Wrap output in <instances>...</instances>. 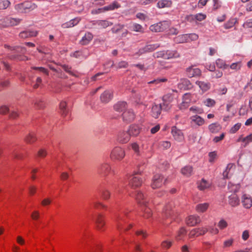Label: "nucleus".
Masks as SVG:
<instances>
[{
	"label": "nucleus",
	"instance_id": "f257e3e1",
	"mask_svg": "<svg viewBox=\"0 0 252 252\" xmlns=\"http://www.w3.org/2000/svg\"><path fill=\"white\" fill-rule=\"evenodd\" d=\"M143 181V178L139 173H135L128 178L129 186L132 188L140 187Z\"/></svg>",
	"mask_w": 252,
	"mask_h": 252
},
{
	"label": "nucleus",
	"instance_id": "f03ea898",
	"mask_svg": "<svg viewBox=\"0 0 252 252\" xmlns=\"http://www.w3.org/2000/svg\"><path fill=\"white\" fill-rule=\"evenodd\" d=\"M125 151L120 147H115L111 152L110 158L114 161H121L125 157Z\"/></svg>",
	"mask_w": 252,
	"mask_h": 252
},
{
	"label": "nucleus",
	"instance_id": "7ed1b4c3",
	"mask_svg": "<svg viewBox=\"0 0 252 252\" xmlns=\"http://www.w3.org/2000/svg\"><path fill=\"white\" fill-rule=\"evenodd\" d=\"M21 22V20L18 18H14L5 17L0 19V28H4L10 26H16Z\"/></svg>",
	"mask_w": 252,
	"mask_h": 252
},
{
	"label": "nucleus",
	"instance_id": "20e7f679",
	"mask_svg": "<svg viewBox=\"0 0 252 252\" xmlns=\"http://www.w3.org/2000/svg\"><path fill=\"white\" fill-rule=\"evenodd\" d=\"M198 35L196 33L184 34L177 36L175 38V41L178 43H182L196 40Z\"/></svg>",
	"mask_w": 252,
	"mask_h": 252
},
{
	"label": "nucleus",
	"instance_id": "39448f33",
	"mask_svg": "<svg viewBox=\"0 0 252 252\" xmlns=\"http://www.w3.org/2000/svg\"><path fill=\"white\" fill-rule=\"evenodd\" d=\"M170 26V23L167 21H163L154 24L150 26L149 29L152 32H161Z\"/></svg>",
	"mask_w": 252,
	"mask_h": 252
},
{
	"label": "nucleus",
	"instance_id": "423d86ee",
	"mask_svg": "<svg viewBox=\"0 0 252 252\" xmlns=\"http://www.w3.org/2000/svg\"><path fill=\"white\" fill-rule=\"evenodd\" d=\"M166 179L160 174H156L153 178L151 187L153 189L160 188L164 184Z\"/></svg>",
	"mask_w": 252,
	"mask_h": 252
},
{
	"label": "nucleus",
	"instance_id": "0eeeda50",
	"mask_svg": "<svg viewBox=\"0 0 252 252\" xmlns=\"http://www.w3.org/2000/svg\"><path fill=\"white\" fill-rule=\"evenodd\" d=\"M35 7V4H32L28 2L19 3L15 6V8L19 12L25 13L28 12L31 9H33Z\"/></svg>",
	"mask_w": 252,
	"mask_h": 252
},
{
	"label": "nucleus",
	"instance_id": "6e6552de",
	"mask_svg": "<svg viewBox=\"0 0 252 252\" xmlns=\"http://www.w3.org/2000/svg\"><path fill=\"white\" fill-rule=\"evenodd\" d=\"M160 46L159 44H148L146 45L145 47L142 48H141L139 50L138 52L136 53L138 56H140L142 54L151 52L155 51Z\"/></svg>",
	"mask_w": 252,
	"mask_h": 252
},
{
	"label": "nucleus",
	"instance_id": "1a4fd4ad",
	"mask_svg": "<svg viewBox=\"0 0 252 252\" xmlns=\"http://www.w3.org/2000/svg\"><path fill=\"white\" fill-rule=\"evenodd\" d=\"M113 97V92L111 90H105L100 96V100L103 103H108Z\"/></svg>",
	"mask_w": 252,
	"mask_h": 252
},
{
	"label": "nucleus",
	"instance_id": "9d476101",
	"mask_svg": "<svg viewBox=\"0 0 252 252\" xmlns=\"http://www.w3.org/2000/svg\"><path fill=\"white\" fill-rule=\"evenodd\" d=\"M241 203L243 206L246 209L252 208V196L246 193L243 194L241 196Z\"/></svg>",
	"mask_w": 252,
	"mask_h": 252
},
{
	"label": "nucleus",
	"instance_id": "9b49d317",
	"mask_svg": "<svg viewBox=\"0 0 252 252\" xmlns=\"http://www.w3.org/2000/svg\"><path fill=\"white\" fill-rule=\"evenodd\" d=\"M191 102V94L189 93L185 94L182 97V102L179 104V107L181 110L187 109Z\"/></svg>",
	"mask_w": 252,
	"mask_h": 252
},
{
	"label": "nucleus",
	"instance_id": "f8f14e48",
	"mask_svg": "<svg viewBox=\"0 0 252 252\" xmlns=\"http://www.w3.org/2000/svg\"><path fill=\"white\" fill-rule=\"evenodd\" d=\"M207 231L208 229L206 227L197 228L191 230L189 236L190 238L197 237L205 234Z\"/></svg>",
	"mask_w": 252,
	"mask_h": 252
},
{
	"label": "nucleus",
	"instance_id": "ddd939ff",
	"mask_svg": "<svg viewBox=\"0 0 252 252\" xmlns=\"http://www.w3.org/2000/svg\"><path fill=\"white\" fill-rule=\"evenodd\" d=\"M186 73L189 77L191 78L200 76L201 74V71L198 68L190 66L187 68Z\"/></svg>",
	"mask_w": 252,
	"mask_h": 252
},
{
	"label": "nucleus",
	"instance_id": "4468645a",
	"mask_svg": "<svg viewBox=\"0 0 252 252\" xmlns=\"http://www.w3.org/2000/svg\"><path fill=\"white\" fill-rule=\"evenodd\" d=\"M130 136L128 131H122L118 134L117 140L121 143H126L130 140Z\"/></svg>",
	"mask_w": 252,
	"mask_h": 252
},
{
	"label": "nucleus",
	"instance_id": "2eb2a0df",
	"mask_svg": "<svg viewBox=\"0 0 252 252\" xmlns=\"http://www.w3.org/2000/svg\"><path fill=\"white\" fill-rule=\"evenodd\" d=\"M201 221L200 218L197 215H191L186 219V223L188 225L194 226L200 223Z\"/></svg>",
	"mask_w": 252,
	"mask_h": 252
},
{
	"label": "nucleus",
	"instance_id": "dca6fc26",
	"mask_svg": "<svg viewBox=\"0 0 252 252\" xmlns=\"http://www.w3.org/2000/svg\"><path fill=\"white\" fill-rule=\"evenodd\" d=\"M123 118L126 122H131L135 118L134 113L131 109L126 110L123 113Z\"/></svg>",
	"mask_w": 252,
	"mask_h": 252
},
{
	"label": "nucleus",
	"instance_id": "f3484780",
	"mask_svg": "<svg viewBox=\"0 0 252 252\" xmlns=\"http://www.w3.org/2000/svg\"><path fill=\"white\" fill-rule=\"evenodd\" d=\"M171 133L176 140L181 141L184 139L183 133L181 130L178 129L176 126H173L172 127Z\"/></svg>",
	"mask_w": 252,
	"mask_h": 252
},
{
	"label": "nucleus",
	"instance_id": "a211bd4d",
	"mask_svg": "<svg viewBox=\"0 0 252 252\" xmlns=\"http://www.w3.org/2000/svg\"><path fill=\"white\" fill-rule=\"evenodd\" d=\"M229 204L233 207L238 206L240 204V199L238 195L235 193L231 194L228 198Z\"/></svg>",
	"mask_w": 252,
	"mask_h": 252
},
{
	"label": "nucleus",
	"instance_id": "6ab92c4d",
	"mask_svg": "<svg viewBox=\"0 0 252 252\" xmlns=\"http://www.w3.org/2000/svg\"><path fill=\"white\" fill-rule=\"evenodd\" d=\"M178 88L180 89L188 90L192 87V85L190 81L187 79H181L178 84Z\"/></svg>",
	"mask_w": 252,
	"mask_h": 252
},
{
	"label": "nucleus",
	"instance_id": "aec40b11",
	"mask_svg": "<svg viewBox=\"0 0 252 252\" xmlns=\"http://www.w3.org/2000/svg\"><path fill=\"white\" fill-rule=\"evenodd\" d=\"M195 84L199 87L203 93L208 91L211 88V84L207 82L196 81Z\"/></svg>",
	"mask_w": 252,
	"mask_h": 252
},
{
	"label": "nucleus",
	"instance_id": "412c9836",
	"mask_svg": "<svg viewBox=\"0 0 252 252\" xmlns=\"http://www.w3.org/2000/svg\"><path fill=\"white\" fill-rule=\"evenodd\" d=\"M136 199L139 205L145 207L147 206L148 201L146 199L144 194L142 192H138L136 195Z\"/></svg>",
	"mask_w": 252,
	"mask_h": 252
},
{
	"label": "nucleus",
	"instance_id": "4be33fe9",
	"mask_svg": "<svg viewBox=\"0 0 252 252\" xmlns=\"http://www.w3.org/2000/svg\"><path fill=\"white\" fill-rule=\"evenodd\" d=\"M161 105L154 104L152 107V115L155 118H158L161 111Z\"/></svg>",
	"mask_w": 252,
	"mask_h": 252
},
{
	"label": "nucleus",
	"instance_id": "5701e85b",
	"mask_svg": "<svg viewBox=\"0 0 252 252\" xmlns=\"http://www.w3.org/2000/svg\"><path fill=\"white\" fill-rule=\"evenodd\" d=\"M140 131L141 128L139 126L135 125L130 126L128 130L130 135L132 136H137L140 133Z\"/></svg>",
	"mask_w": 252,
	"mask_h": 252
},
{
	"label": "nucleus",
	"instance_id": "b1692460",
	"mask_svg": "<svg viewBox=\"0 0 252 252\" xmlns=\"http://www.w3.org/2000/svg\"><path fill=\"white\" fill-rule=\"evenodd\" d=\"M173 206L172 203H171L166 204L164 206L163 210V213L166 217L168 218L173 215L174 212L173 211Z\"/></svg>",
	"mask_w": 252,
	"mask_h": 252
},
{
	"label": "nucleus",
	"instance_id": "393cba45",
	"mask_svg": "<svg viewBox=\"0 0 252 252\" xmlns=\"http://www.w3.org/2000/svg\"><path fill=\"white\" fill-rule=\"evenodd\" d=\"M120 4H119V3L117 1H115L109 5L104 6L102 8H100L99 11L105 12L107 11L113 10L115 9L120 7Z\"/></svg>",
	"mask_w": 252,
	"mask_h": 252
},
{
	"label": "nucleus",
	"instance_id": "a878e982",
	"mask_svg": "<svg viewBox=\"0 0 252 252\" xmlns=\"http://www.w3.org/2000/svg\"><path fill=\"white\" fill-rule=\"evenodd\" d=\"M93 38V35L89 32L85 33L80 41L81 45H85L88 44Z\"/></svg>",
	"mask_w": 252,
	"mask_h": 252
},
{
	"label": "nucleus",
	"instance_id": "bb28decb",
	"mask_svg": "<svg viewBox=\"0 0 252 252\" xmlns=\"http://www.w3.org/2000/svg\"><path fill=\"white\" fill-rule=\"evenodd\" d=\"M180 57L179 54L176 51H165L164 59L169 60L177 58Z\"/></svg>",
	"mask_w": 252,
	"mask_h": 252
},
{
	"label": "nucleus",
	"instance_id": "cd10ccee",
	"mask_svg": "<svg viewBox=\"0 0 252 252\" xmlns=\"http://www.w3.org/2000/svg\"><path fill=\"white\" fill-rule=\"evenodd\" d=\"M181 172L186 177H190L193 173V168L190 165H186L181 169Z\"/></svg>",
	"mask_w": 252,
	"mask_h": 252
},
{
	"label": "nucleus",
	"instance_id": "c85d7f7f",
	"mask_svg": "<svg viewBox=\"0 0 252 252\" xmlns=\"http://www.w3.org/2000/svg\"><path fill=\"white\" fill-rule=\"evenodd\" d=\"M80 21V18H75L68 22L63 23L62 26L63 28H71L76 25Z\"/></svg>",
	"mask_w": 252,
	"mask_h": 252
},
{
	"label": "nucleus",
	"instance_id": "c756f323",
	"mask_svg": "<svg viewBox=\"0 0 252 252\" xmlns=\"http://www.w3.org/2000/svg\"><path fill=\"white\" fill-rule=\"evenodd\" d=\"M210 183L204 179L198 182V188L200 190H203L210 188Z\"/></svg>",
	"mask_w": 252,
	"mask_h": 252
},
{
	"label": "nucleus",
	"instance_id": "7c9ffc66",
	"mask_svg": "<svg viewBox=\"0 0 252 252\" xmlns=\"http://www.w3.org/2000/svg\"><path fill=\"white\" fill-rule=\"evenodd\" d=\"M127 107V104L126 102L122 101L116 103L114 106V109L118 112L125 111Z\"/></svg>",
	"mask_w": 252,
	"mask_h": 252
},
{
	"label": "nucleus",
	"instance_id": "2f4dec72",
	"mask_svg": "<svg viewBox=\"0 0 252 252\" xmlns=\"http://www.w3.org/2000/svg\"><path fill=\"white\" fill-rule=\"evenodd\" d=\"M172 2L170 0H161L157 3V7L159 8H163L170 7L171 6Z\"/></svg>",
	"mask_w": 252,
	"mask_h": 252
},
{
	"label": "nucleus",
	"instance_id": "473e14b6",
	"mask_svg": "<svg viewBox=\"0 0 252 252\" xmlns=\"http://www.w3.org/2000/svg\"><path fill=\"white\" fill-rule=\"evenodd\" d=\"M209 204L208 203L198 204L196 206V211L198 213H203L208 208Z\"/></svg>",
	"mask_w": 252,
	"mask_h": 252
},
{
	"label": "nucleus",
	"instance_id": "72a5a7b5",
	"mask_svg": "<svg viewBox=\"0 0 252 252\" xmlns=\"http://www.w3.org/2000/svg\"><path fill=\"white\" fill-rule=\"evenodd\" d=\"M209 129L212 133H217L221 128V126L218 123H213L209 126Z\"/></svg>",
	"mask_w": 252,
	"mask_h": 252
},
{
	"label": "nucleus",
	"instance_id": "f704fd0d",
	"mask_svg": "<svg viewBox=\"0 0 252 252\" xmlns=\"http://www.w3.org/2000/svg\"><path fill=\"white\" fill-rule=\"evenodd\" d=\"M37 35L36 31H24L20 33V36L21 38H27L29 37L35 36Z\"/></svg>",
	"mask_w": 252,
	"mask_h": 252
},
{
	"label": "nucleus",
	"instance_id": "c9c22d12",
	"mask_svg": "<svg viewBox=\"0 0 252 252\" xmlns=\"http://www.w3.org/2000/svg\"><path fill=\"white\" fill-rule=\"evenodd\" d=\"M96 25L101 28H106L113 25V23L108 20H98L96 21Z\"/></svg>",
	"mask_w": 252,
	"mask_h": 252
},
{
	"label": "nucleus",
	"instance_id": "e433bc0d",
	"mask_svg": "<svg viewBox=\"0 0 252 252\" xmlns=\"http://www.w3.org/2000/svg\"><path fill=\"white\" fill-rule=\"evenodd\" d=\"M131 147L134 153L138 156L142 155V152L140 150V147L139 144L136 142H134L131 144Z\"/></svg>",
	"mask_w": 252,
	"mask_h": 252
},
{
	"label": "nucleus",
	"instance_id": "4c0bfd02",
	"mask_svg": "<svg viewBox=\"0 0 252 252\" xmlns=\"http://www.w3.org/2000/svg\"><path fill=\"white\" fill-rule=\"evenodd\" d=\"M192 122H194L199 126H202L204 124V120L201 117L195 115L191 117Z\"/></svg>",
	"mask_w": 252,
	"mask_h": 252
},
{
	"label": "nucleus",
	"instance_id": "58836bf2",
	"mask_svg": "<svg viewBox=\"0 0 252 252\" xmlns=\"http://www.w3.org/2000/svg\"><path fill=\"white\" fill-rule=\"evenodd\" d=\"M187 233V231L185 227H182L178 231L177 236H176V239L177 241L182 240L185 236Z\"/></svg>",
	"mask_w": 252,
	"mask_h": 252
},
{
	"label": "nucleus",
	"instance_id": "ea45409f",
	"mask_svg": "<svg viewBox=\"0 0 252 252\" xmlns=\"http://www.w3.org/2000/svg\"><path fill=\"white\" fill-rule=\"evenodd\" d=\"M66 102L64 101H62L60 103V108L62 115L66 116L67 114L68 110L66 108Z\"/></svg>",
	"mask_w": 252,
	"mask_h": 252
},
{
	"label": "nucleus",
	"instance_id": "a19ab883",
	"mask_svg": "<svg viewBox=\"0 0 252 252\" xmlns=\"http://www.w3.org/2000/svg\"><path fill=\"white\" fill-rule=\"evenodd\" d=\"M237 20L236 19H231L224 25V27L226 29H230L234 26Z\"/></svg>",
	"mask_w": 252,
	"mask_h": 252
},
{
	"label": "nucleus",
	"instance_id": "79ce46f5",
	"mask_svg": "<svg viewBox=\"0 0 252 252\" xmlns=\"http://www.w3.org/2000/svg\"><path fill=\"white\" fill-rule=\"evenodd\" d=\"M10 5V2L8 0H0V9H6Z\"/></svg>",
	"mask_w": 252,
	"mask_h": 252
},
{
	"label": "nucleus",
	"instance_id": "37998d69",
	"mask_svg": "<svg viewBox=\"0 0 252 252\" xmlns=\"http://www.w3.org/2000/svg\"><path fill=\"white\" fill-rule=\"evenodd\" d=\"M111 169L110 165L107 163L102 164L100 167V171L104 173L108 172Z\"/></svg>",
	"mask_w": 252,
	"mask_h": 252
},
{
	"label": "nucleus",
	"instance_id": "c03bdc74",
	"mask_svg": "<svg viewBox=\"0 0 252 252\" xmlns=\"http://www.w3.org/2000/svg\"><path fill=\"white\" fill-rule=\"evenodd\" d=\"M133 30L136 32L143 33L144 32V29L143 27L138 24L135 23L132 26Z\"/></svg>",
	"mask_w": 252,
	"mask_h": 252
},
{
	"label": "nucleus",
	"instance_id": "a18cd8bd",
	"mask_svg": "<svg viewBox=\"0 0 252 252\" xmlns=\"http://www.w3.org/2000/svg\"><path fill=\"white\" fill-rule=\"evenodd\" d=\"M36 137L33 133L29 134L25 138V141L29 143H32L35 141Z\"/></svg>",
	"mask_w": 252,
	"mask_h": 252
},
{
	"label": "nucleus",
	"instance_id": "49530a36",
	"mask_svg": "<svg viewBox=\"0 0 252 252\" xmlns=\"http://www.w3.org/2000/svg\"><path fill=\"white\" fill-rule=\"evenodd\" d=\"M33 103L35 107L37 109H42L44 107V103L41 99H37Z\"/></svg>",
	"mask_w": 252,
	"mask_h": 252
},
{
	"label": "nucleus",
	"instance_id": "de8ad7c7",
	"mask_svg": "<svg viewBox=\"0 0 252 252\" xmlns=\"http://www.w3.org/2000/svg\"><path fill=\"white\" fill-rule=\"evenodd\" d=\"M216 65L219 68L225 69L227 67V65L225 63L223 60L219 59L216 61Z\"/></svg>",
	"mask_w": 252,
	"mask_h": 252
},
{
	"label": "nucleus",
	"instance_id": "09e8293b",
	"mask_svg": "<svg viewBox=\"0 0 252 252\" xmlns=\"http://www.w3.org/2000/svg\"><path fill=\"white\" fill-rule=\"evenodd\" d=\"M62 67L64 69V70L68 73L69 74L76 77L77 76L75 74V73L71 70V68L69 66L65 65V64H62L61 65Z\"/></svg>",
	"mask_w": 252,
	"mask_h": 252
},
{
	"label": "nucleus",
	"instance_id": "8fccbe9b",
	"mask_svg": "<svg viewBox=\"0 0 252 252\" xmlns=\"http://www.w3.org/2000/svg\"><path fill=\"white\" fill-rule=\"evenodd\" d=\"M203 103L206 106L212 107L215 104L216 102L215 100L208 98L203 101Z\"/></svg>",
	"mask_w": 252,
	"mask_h": 252
},
{
	"label": "nucleus",
	"instance_id": "3c124183",
	"mask_svg": "<svg viewBox=\"0 0 252 252\" xmlns=\"http://www.w3.org/2000/svg\"><path fill=\"white\" fill-rule=\"evenodd\" d=\"M218 225L220 229H223L227 226L228 224L226 220L223 219H221L218 222Z\"/></svg>",
	"mask_w": 252,
	"mask_h": 252
},
{
	"label": "nucleus",
	"instance_id": "603ef678",
	"mask_svg": "<svg viewBox=\"0 0 252 252\" xmlns=\"http://www.w3.org/2000/svg\"><path fill=\"white\" fill-rule=\"evenodd\" d=\"M124 26L123 25L117 24L112 28V32L113 33H117L120 31L124 28Z\"/></svg>",
	"mask_w": 252,
	"mask_h": 252
},
{
	"label": "nucleus",
	"instance_id": "864d4df0",
	"mask_svg": "<svg viewBox=\"0 0 252 252\" xmlns=\"http://www.w3.org/2000/svg\"><path fill=\"white\" fill-rule=\"evenodd\" d=\"M173 100V97L172 94H165L162 97V101L164 102H171Z\"/></svg>",
	"mask_w": 252,
	"mask_h": 252
},
{
	"label": "nucleus",
	"instance_id": "5fc2aeb1",
	"mask_svg": "<svg viewBox=\"0 0 252 252\" xmlns=\"http://www.w3.org/2000/svg\"><path fill=\"white\" fill-rule=\"evenodd\" d=\"M161 105V109L163 110L167 111H169L171 108V105L170 104V102H167L163 101V103Z\"/></svg>",
	"mask_w": 252,
	"mask_h": 252
},
{
	"label": "nucleus",
	"instance_id": "6e6d98bb",
	"mask_svg": "<svg viewBox=\"0 0 252 252\" xmlns=\"http://www.w3.org/2000/svg\"><path fill=\"white\" fill-rule=\"evenodd\" d=\"M189 110L194 113L201 114L203 113V109L197 106L191 107Z\"/></svg>",
	"mask_w": 252,
	"mask_h": 252
},
{
	"label": "nucleus",
	"instance_id": "4d7b16f0",
	"mask_svg": "<svg viewBox=\"0 0 252 252\" xmlns=\"http://www.w3.org/2000/svg\"><path fill=\"white\" fill-rule=\"evenodd\" d=\"M160 147L163 149H169L171 146V144L168 141H162L159 143Z\"/></svg>",
	"mask_w": 252,
	"mask_h": 252
},
{
	"label": "nucleus",
	"instance_id": "13d9d810",
	"mask_svg": "<svg viewBox=\"0 0 252 252\" xmlns=\"http://www.w3.org/2000/svg\"><path fill=\"white\" fill-rule=\"evenodd\" d=\"M166 81H167V79H166V78H158V79L154 80L152 81L149 82L148 84H155L156 85H158L161 82H165Z\"/></svg>",
	"mask_w": 252,
	"mask_h": 252
},
{
	"label": "nucleus",
	"instance_id": "bf43d9fd",
	"mask_svg": "<svg viewBox=\"0 0 252 252\" xmlns=\"http://www.w3.org/2000/svg\"><path fill=\"white\" fill-rule=\"evenodd\" d=\"M241 67V63L240 62H237L232 63L230 65V67L231 69L235 70H238L240 69Z\"/></svg>",
	"mask_w": 252,
	"mask_h": 252
},
{
	"label": "nucleus",
	"instance_id": "052dcab7",
	"mask_svg": "<svg viewBox=\"0 0 252 252\" xmlns=\"http://www.w3.org/2000/svg\"><path fill=\"white\" fill-rule=\"evenodd\" d=\"M195 21H202L204 20L206 17V15L202 13H198L195 15Z\"/></svg>",
	"mask_w": 252,
	"mask_h": 252
},
{
	"label": "nucleus",
	"instance_id": "680f3d73",
	"mask_svg": "<svg viewBox=\"0 0 252 252\" xmlns=\"http://www.w3.org/2000/svg\"><path fill=\"white\" fill-rule=\"evenodd\" d=\"M165 51H160L155 53L153 56L156 58H162L164 59Z\"/></svg>",
	"mask_w": 252,
	"mask_h": 252
},
{
	"label": "nucleus",
	"instance_id": "e2e57ef3",
	"mask_svg": "<svg viewBox=\"0 0 252 252\" xmlns=\"http://www.w3.org/2000/svg\"><path fill=\"white\" fill-rule=\"evenodd\" d=\"M233 243V239L232 238H230L229 239L225 240L223 242V247L224 248H227L230 247L232 245Z\"/></svg>",
	"mask_w": 252,
	"mask_h": 252
},
{
	"label": "nucleus",
	"instance_id": "0e129e2a",
	"mask_svg": "<svg viewBox=\"0 0 252 252\" xmlns=\"http://www.w3.org/2000/svg\"><path fill=\"white\" fill-rule=\"evenodd\" d=\"M241 126V124L240 123H237L235 124L233 127L230 129V132L234 133H235L237 130L239 129Z\"/></svg>",
	"mask_w": 252,
	"mask_h": 252
},
{
	"label": "nucleus",
	"instance_id": "69168bd1",
	"mask_svg": "<svg viewBox=\"0 0 252 252\" xmlns=\"http://www.w3.org/2000/svg\"><path fill=\"white\" fill-rule=\"evenodd\" d=\"M110 192L107 189L104 190L102 192V196L104 199L107 200L110 196Z\"/></svg>",
	"mask_w": 252,
	"mask_h": 252
},
{
	"label": "nucleus",
	"instance_id": "338daca9",
	"mask_svg": "<svg viewBox=\"0 0 252 252\" xmlns=\"http://www.w3.org/2000/svg\"><path fill=\"white\" fill-rule=\"evenodd\" d=\"M243 26L244 28H252V18L249 19L246 22H245Z\"/></svg>",
	"mask_w": 252,
	"mask_h": 252
},
{
	"label": "nucleus",
	"instance_id": "774afa93",
	"mask_svg": "<svg viewBox=\"0 0 252 252\" xmlns=\"http://www.w3.org/2000/svg\"><path fill=\"white\" fill-rule=\"evenodd\" d=\"M209 161L212 162L214 161L217 157V153L216 152H210L209 154Z\"/></svg>",
	"mask_w": 252,
	"mask_h": 252
}]
</instances>
